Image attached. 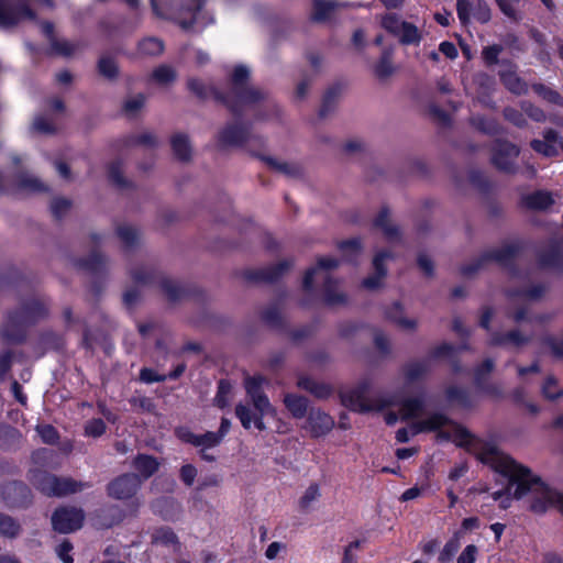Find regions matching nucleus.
Returning <instances> with one entry per match:
<instances>
[{
  "mask_svg": "<svg viewBox=\"0 0 563 563\" xmlns=\"http://www.w3.org/2000/svg\"><path fill=\"white\" fill-rule=\"evenodd\" d=\"M411 434L437 432L440 440H452L460 446H465L476 457L490 465L496 472L516 484L514 496L517 499L531 495L530 509L542 514L549 507L555 506L563 510V494L550 488L531 470L517 463L509 455L503 453L495 444L475 438L468 430L454 422L441 411L428 412L421 419L411 423Z\"/></svg>",
  "mask_w": 563,
  "mask_h": 563,
  "instance_id": "1",
  "label": "nucleus"
},
{
  "mask_svg": "<svg viewBox=\"0 0 563 563\" xmlns=\"http://www.w3.org/2000/svg\"><path fill=\"white\" fill-rule=\"evenodd\" d=\"M373 387V380L369 377H363L354 387L341 391L340 399L344 407L366 413L371 411H380L391 406H399L401 418L404 420L412 419L424 408V400L421 397H408V387H400L396 391L369 396Z\"/></svg>",
  "mask_w": 563,
  "mask_h": 563,
  "instance_id": "2",
  "label": "nucleus"
},
{
  "mask_svg": "<svg viewBox=\"0 0 563 563\" xmlns=\"http://www.w3.org/2000/svg\"><path fill=\"white\" fill-rule=\"evenodd\" d=\"M265 383H267L266 378L261 375L244 378L246 401L236 405L235 416L245 429H250L253 424L257 430L264 431L266 429L264 418L276 416V409L264 393Z\"/></svg>",
  "mask_w": 563,
  "mask_h": 563,
  "instance_id": "3",
  "label": "nucleus"
},
{
  "mask_svg": "<svg viewBox=\"0 0 563 563\" xmlns=\"http://www.w3.org/2000/svg\"><path fill=\"white\" fill-rule=\"evenodd\" d=\"M49 306L45 298L34 296L22 302L21 308L8 314L1 329L5 343L16 344L25 336V325L48 314Z\"/></svg>",
  "mask_w": 563,
  "mask_h": 563,
  "instance_id": "4",
  "label": "nucleus"
},
{
  "mask_svg": "<svg viewBox=\"0 0 563 563\" xmlns=\"http://www.w3.org/2000/svg\"><path fill=\"white\" fill-rule=\"evenodd\" d=\"M153 13L159 19L173 20L183 30H190L201 18L203 0H150Z\"/></svg>",
  "mask_w": 563,
  "mask_h": 563,
  "instance_id": "5",
  "label": "nucleus"
},
{
  "mask_svg": "<svg viewBox=\"0 0 563 563\" xmlns=\"http://www.w3.org/2000/svg\"><path fill=\"white\" fill-rule=\"evenodd\" d=\"M250 71L244 66H238L232 74L230 95L224 99L225 104L233 114L240 115L242 107L264 101L268 93L257 87L249 86Z\"/></svg>",
  "mask_w": 563,
  "mask_h": 563,
  "instance_id": "6",
  "label": "nucleus"
},
{
  "mask_svg": "<svg viewBox=\"0 0 563 563\" xmlns=\"http://www.w3.org/2000/svg\"><path fill=\"white\" fill-rule=\"evenodd\" d=\"M339 266V261L332 257H320L317 266L307 271L303 277V288L310 291L314 282L321 280L323 283L324 300L330 306L343 305L346 302L344 292L338 289V282L332 279L330 271Z\"/></svg>",
  "mask_w": 563,
  "mask_h": 563,
  "instance_id": "7",
  "label": "nucleus"
},
{
  "mask_svg": "<svg viewBox=\"0 0 563 563\" xmlns=\"http://www.w3.org/2000/svg\"><path fill=\"white\" fill-rule=\"evenodd\" d=\"M31 482L44 495L56 497L81 492L89 487L88 483L77 482L70 477H58L43 470L32 471Z\"/></svg>",
  "mask_w": 563,
  "mask_h": 563,
  "instance_id": "8",
  "label": "nucleus"
},
{
  "mask_svg": "<svg viewBox=\"0 0 563 563\" xmlns=\"http://www.w3.org/2000/svg\"><path fill=\"white\" fill-rule=\"evenodd\" d=\"M519 251L517 243H506L499 247L488 250L484 252L473 263L463 266V275L470 276L479 271L486 263L496 262L503 266H507L511 263Z\"/></svg>",
  "mask_w": 563,
  "mask_h": 563,
  "instance_id": "9",
  "label": "nucleus"
},
{
  "mask_svg": "<svg viewBox=\"0 0 563 563\" xmlns=\"http://www.w3.org/2000/svg\"><path fill=\"white\" fill-rule=\"evenodd\" d=\"M221 147H240L251 142L262 144V137L254 134L251 129L236 122L228 123L217 134Z\"/></svg>",
  "mask_w": 563,
  "mask_h": 563,
  "instance_id": "10",
  "label": "nucleus"
},
{
  "mask_svg": "<svg viewBox=\"0 0 563 563\" xmlns=\"http://www.w3.org/2000/svg\"><path fill=\"white\" fill-rule=\"evenodd\" d=\"M27 20H36L27 0H0V27H12Z\"/></svg>",
  "mask_w": 563,
  "mask_h": 563,
  "instance_id": "11",
  "label": "nucleus"
},
{
  "mask_svg": "<svg viewBox=\"0 0 563 563\" xmlns=\"http://www.w3.org/2000/svg\"><path fill=\"white\" fill-rule=\"evenodd\" d=\"M382 26L399 38L404 45H417L421 41V33L412 23L401 20L398 15L389 13L382 18Z\"/></svg>",
  "mask_w": 563,
  "mask_h": 563,
  "instance_id": "12",
  "label": "nucleus"
},
{
  "mask_svg": "<svg viewBox=\"0 0 563 563\" xmlns=\"http://www.w3.org/2000/svg\"><path fill=\"white\" fill-rule=\"evenodd\" d=\"M519 148L508 142L497 140L494 142L492 150V162L496 168L507 174L517 172L516 159L519 155Z\"/></svg>",
  "mask_w": 563,
  "mask_h": 563,
  "instance_id": "13",
  "label": "nucleus"
},
{
  "mask_svg": "<svg viewBox=\"0 0 563 563\" xmlns=\"http://www.w3.org/2000/svg\"><path fill=\"white\" fill-rule=\"evenodd\" d=\"M84 511L76 507H63L57 509L52 517V523L56 531L69 533L82 526Z\"/></svg>",
  "mask_w": 563,
  "mask_h": 563,
  "instance_id": "14",
  "label": "nucleus"
},
{
  "mask_svg": "<svg viewBox=\"0 0 563 563\" xmlns=\"http://www.w3.org/2000/svg\"><path fill=\"white\" fill-rule=\"evenodd\" d=\"M532 340V334H527L522 330L516 328L507 332L495 331L490 334L488 345L507 346L516 351L521 350Z\"/></svg>",
  "mask_w": 563,
  "mask_h": 563,
  "instance_id": "15",
  "label": "nucleus"
},
{
  "mask_svg": "<svg viewBox=\"0 0 563 563\" xmlns=\"http://www.w3.org/2000/svg\"><path fill=\"white\" fill-rule=\"evenodd\" d=\"M547 292V286L538 283L527 287L511 288L507 290L509 306L507 309H515L520 306H527V302L537 301L541 299Z\"/></svg>",
  "mask_w": 563,
  "mask_h": 563,
  "instance_id": "16",
  "label": "nucleus"
},
{
  "mask_svg": "<svg viewBox=\"0 0 563 563\" xmlns=\"http://www.w3.org/2000/svg\"><path fill=\"white\" fill-rule=\"evenodd\" d=\"M140 478L136 474H124L108 485L109 496L115 499H128L139 489Z\"/></svg>",
  "mask_w": 563,
  "mask_h": 563,
  "instance_id": "17",
  "label": "nucleus"
},
{
  "mask_svg": "<svg viewBox=\"0 0 563 563\" xmlns=\"http://www.w3.org/2000/svg\"><path fill=\"white\" fill-rule=\"evenodd\" d=\"M394 257L389 251H380L373 258L374 274L366 277L362 285L368 290H376L383 287L384 279L387 275L386 261Z\"/></svg>",
  "mask_w": 563,
  "mask_h": 563,
  "instance_id": "18",
  "label": "nucleus"
},
{
  "mask_svg": "<svg viewBox=\"0 0 563 563\" xmlns=\"http://www.w3.org/2000/svg\"><path fill=\"white\" fill-rule=\"evenodd\" d=\"M155 285H157L172 301L180 299L185 294V289L177 282L162 275L152 276L143 269V287Z\"/></svg>",
  "mask_w": 563,
  "mask_h": 563,
  "instance_id": "19",
  "label": "nucleus"
},
{
  "mask_svg": "<svg viewBox=\"0 0 563 563\" xmlns=\"http://www.w3.org/2000/svg\"><path fill=\"white\" fill-rule=\"evenodd\" d=\"M292 263L289 260L280 261L279 263L260 269H249L244 273L247 280L251 282H275L282 277L291 267Z\"/></svg>",
  "mask_w": 563,
  "mask_h": 563,
  "instance_id": "20",
  "label": "nucleus"
},
{
  "mask_svg": "<svg viewBox=\"0 0 563 563\" xmlns=\"http://www.w3.org/2000/svg\"><path fill=\"white\" fill-rule=\"evenodd\" d=\"M176 437L183 442L200 446L202 450L217 446L221 442V435L217 432H206L203 434H195L187 427H178L175 430Z\"/></svg>",
  "mask_w": 563,
  "mask_h": 563,
  "instance_id": "21",
  "label": "nucleus"
},
{
  "mask_svg": "<svg viewBox=\"0 0 563 563\" xmlns=\"http://www.w3.org/2000/svg\"><path fill=\"white\" fill-rule=\"evenodd\" d=\"M334 427L333 418L321 409L311 408L308 412L307 429L313 438L323 437Z\"/></svg>",
  "mask_w": 563,
  "mask_h": 563,
  "instance_id": "22",
  "label": "nucleus"
},
{
  "mask_svg": "<svg viewBox=\"0 0 563 563\" xmlns=\"http://www.w3.org/2000/svg\"><path fill=\"white\" fill-rule=\"evenodd\" d=\"M385 318L406 332H415L418 329V320L406 316L405 308L399 301L393 302L385 309Z\"/></svg>",
  "mask_w": 563,
  "mask_h": 563,
  "instance_id": "23",
  "label": "nucleus"
},
{
  "mask_svg": "<svg viewBox=\"0 0 563 563\" xmlns=\"http://www.w3.org/2000/svg\"><path fill=\"white\" fill-rule=\"evenodd\" d=\"M2 496L12 507H24L31 503L29 487L20 482H11L3 486Z\"/></svg>",
  "mask_w": 563,
  "mask_h": 563,
  "instance_id": "24",
  "label": "nucleus"
},
{
  "mask_svg": "<svg viewBox=\"0 0 563 563\" xmlns=\"http://www.w3.org/2000/svg\"><path fill=\"white\" fill-rule=\"evenodd\" d=\"M430 371V360H417L405 364L401 368L404 383L401 387H409L410 384L423 378Z\"/></svg>",
  "mask_w": 563,
  "mask_h": 563,
  "instance_id": "25",
  "label": "nucleus"
},
{
  "mask_svg": "<svg viewBox=\"0 0 563 563\" xmlns=\"http://www.w3.org/2000/svg\"><path fill=\"white\" fill-rule=\"evenodd\" d=\"M261 159L274 172L279 173L288 178H298L302 175V168L294 162L282 161L272 156H261Z\"/></svg>",
  "mask_w": 563,
  "mask_h": 563,
  "instance_id": "26",
  "label": "nucleus"
},
{
  "mask_svg": "<svg viewBox=\"0 0 563 563\" xmlns=\"http://www.w3.org/2000/svg\"><path fill=\"white\" fill-rule=\"evenodd\" d=\"M173 154L179 162L188 163L192 158V145L190 139L185 133H176L170 140Z\"/></svg>",
  "mask_w": 563,
  "mask_h": 563,
  "instance_id": "27",
  "label": "nucleus"
},
{
  "mask_svg": "<svg viewBox=\"0 0 563 563\" xmlns=\"http://www.w3.org/2000/svg\"><path fill=\"white\" fill-rule=\"evenodd\" d=\"M374 227L379 229L389 242H397L401 238L399 228L389 218L388 209L384 208L374 220Z\"/></svg>",
  "mask_w": 563,
  "mask_h": 563,
  "instance_id": "28",
  "label": "nucleus"
},
{
  "mask_svg": "<svg viewBox=\"0 0 563 563\" xmlns=\"http://www.w3.org/2000/svg\"><path fill=\"white\" fill-rule=\"evenodd\" d=\"M499 77L504 86L515 95H526L528 92V84L521 79L516 71L509 66L507 69L499 71Z\"/></svg>",
  "mask_w": 563,
  "mask_h": 563,
  "instance_id": "29",
  "label": "nucleus"
},
{
  "mask_svg": "<svg viewBox=\"0 0 563 563\" xmlns=\"http://www.w3.org/2000/svg\"><path fill=\"white\" fill-rule=\"evenodd\" d=\"M133 286L128 288L123 294V303L131 313L136 312L140 305V280L141 275L137 269L130 272Z\"/></svg>",
  "mask_w": 563,
  "mask_h": 563,
  "instance_id": "30",
  "label": "nucleus"
},
{
  "mask_svg": "<svg viewBox=\"0 0 563 563\" xmlns=\"http://www.w3.org/2000/svg\"><path fill=\"white\" fill-rule=\"evenodd\" d=\"M523 203L531 210H547L553 203L554 200L549 191L538 190L523 197Z\"/></svg>",
  "mask_w": 563,
  "mask_h": 563,
  "instance_id": "31",
  "label": "nucleus"
},
{
  "mask_svg": "<svg viewBox=\"0 0 563 563\" xmlns=\"http://www.w3.org/2000/svg\"><path fill=\"white\" fill-rule=\"evenodd\" d=\"M344 90V86L342 84H333L330 86L322 98V106L320 109V115L325 117L329 114L338 104L342 93Z\"/></svg>",
  "mask_w": 563,
  "mask_h": 563,
  "instance_id": "32",
  "label": "nucleus"
},
{
  "mask_svg": "<svg viewBox=\"0 0 563 563\" xmlns=\"http://www.w3.org/2000/svg\"><path fill=\"white\" fill-rule=\"evenodd\" d=\"M312 20L324 22L329 20L332 13L342 4L335 0H313Z\"/></svg>",
  "mask_w": 563,
  "mask_h": 563,
  "instance_id": "33",
  "label": "nucleus"
},
{
  "mask_svg": "<svg viewBox=\"0 0 563 563\" xmlns=\"http://www.w3.org/2000/svg\"><path fill=\"white\" fill-rule=\"evenodd\" d=\"M284 404L287 410L296 419H301L307 415L308 400L306 397L296 394H285Z\"/></svg>",
  "mask_w": 563,
  "mask_h": 563,
  "instance_id": "34",
  "label": "nucleus"
},
{
  "mask_svg": "<svg viewBox=\"0 0 563 563\" xmlns=\"http://www.w3.org/2000/svg\"><path fill=\"white\" fill-rule=\"evenodd\" d=\"M297 386L312 394L319 399L328 398L332 390L331 387L323 383H318L310 377L301 376L298 378Z\"/></svg>",
  "mask_w": 563,
  "mask_h": 563,
  "instance_id": "35",
  "label": "nucleus"
},
{
  "mask_svg": "<svg viewBox=\"0 0 563 563\" xmlns=\"http://www.w3.org/2000/svg\"><path fill=\"white\" fill-rule=\"evenodd\" d=\"M14 183L16 188L23 191L35 192L45 190V186L38 178L24 170L15 175Z\"/></svg>",
  "mask_w": 563,
  "mask_h": 563,
  "instance_id": "36",
  "label": "nucleus"
},
{
  "mask_svg": "<svg viewBox=\"0 0 563 563\" xmlns=\"http://www.w3.org/2000/svg\"><path fill=\"white\" fill-rule=\"evenodd\" d=\"M506 316L516 323H520L523 321H528V322L536 321L539 323H544L551 319L550 314H537L534 317H531L529 314V310H528L527 306H520L515 309H506Z\"/></svg>",
  "mask_w": 563,
  "mask_h": 563,
  "instance_id": "37",
  "label": "nucleus"
},
{
  "mask_svg": "<svg viewBox=\"0 0 563 563\" xmlns=\"http://www.w3.org/2000/svg\"><path fill=\"white\" fill-rule=\"evenodd\" d=\"M446 400L451 404H455L463 408H468L472 406L471 396L467 389L460 386H449L445 389Z\"/></svg>",
  "mask_w": 563,
  "mask_h": 563,
  "instance_id": "38",
  "label": "nucleus"
},
{
  "mask_svg": "<svg viewBox=\"0 0 563 563\" xmlns=\"http://www.w3.org/2000/svg\"><path fill=\"white\" fill-rule=\"evenodd\" d=\"M375 76L385 80L389 78L395 73V67L393 65V53L390 49H385L374 68Z\"/></svg>",
  "mask_w": 563,
  "mask_h": 563,
  "instance_id": "39",
  "label": "nucleus"
},
{
  "mask_svg": "<svg viewBox=\"0 0 563 563\" xmlns=\"http://www.w3.org/2000/svg\"><path fill=\"white\" fill-rule=\"evenodd\" d=\"M118 235L123 244L125 254H130L137 243V232L129 224H121L117 229Z\"/></svg>",
  "mask_w": 563,
  "mask_h": 563,
  "instance_id": "40",
  "label": "nucleus"
},
{
  "mask_svg": "<svg viewBox=\"0 0 563 563\" xmlns=\"http://www.w3.org/2000/svg\"><path fill=\"white\" fill-rule=\"evenodd\" d=\"M21 440V433L13 427L0 424V448L9 450L15 448Z\"/></svg>",
  "mask_w": 563,
  "mask_h": 563,
  "instance_id": "41",
  "label": "nucleus"
},
{
  "mask_svg": "<svg viewBox=\"0 0 563 563\" xmlns=\"http://www.w3.org/2000/svg\"><path fill=\"white\" fill-rule=\"evenodd\" d=\"M187 86L188 89L200 99H206L211 95H214L217 98H220L214 87L210 84L202 81L201 79L189 78L187 81Z\"/></svg>",
  "mask_w": 563,
  "mask_h": 563,
  "instance_id": "42",
  "label": "nucleus"
},
{
  "mask_svg": "<svg viewBox=\"0 0 563 563\" xmlns=\"http://www.w3.org/2000/svg\"><path fill=\"white\" fill-rule=\"evenodd\" d=\"M532 89L539 97H541L547 102L563 108V96L559 91L543 84H533Z\"/></svg>",
  "mask_w": 563,
  "mask_h": 563,
  "instance_id": "43",
  "label": "nucleus"
},
{
  "mask_svg": "<svg viewBox=\"0 0 563 563\" xmlns=\"http://www.w3.org/2000/svg\"><path fill=\"white\" fill-rule=\"evenodd\" d=\"M21 533V525L12 517L0 512V534L14 539Z\"/></svg>",
  "mask_w": 563,
  "mask_h": 563,
  "instance_id": "44",
  "label": "nucleus"
},
{
  "mask_svg": "<svg viewBox=\"0 0 563 563\" xmlns=\"http://www.w3.org/2000/svg\"><path fill=\"white\" fill-rule=\"evenodd\" d=\"M32 131L37 134L51 135L57 131V128L52 118L38 114L33 120Z\"/></svg>",
  "mask_w": 563,
  "mask_h": 563,
  "instance_id": "45",
  "label": "nucleus"
},
{
  "mask_svg": "<svg viewBox=\"0 0 563 563\" xmlns=\"http://www.w3.org/2000/svg\"><path fill=\"white\" fill-rule=\"evenodd\" d=\"M73 201L65 197H55L49 203L51 212L56 219H62L69 213Z\"/></svg>",
  "mask_w": 563,
  "mask_h": 563,
  "instance_id": "46",
  "label": "nucleus"
},
{
  "mask_svg": "<svg viewBox=\"0 0 563 563\" xmlns=\"http://www.w3.org/2000/svg\"><path fill=\"white\" fill-rule=\"evenodd\" d=\"M185 372V365L179 364L168 375H158L152 369L143 368V383H154L165 380L167 377L172 379L178 378Z\"/></svg>",
  "mask_w": 563,
  "mask_h": 563,
  "instance_id": "47",
  "label": "nucleus"
},
{
  "mask_svg": "<svg viewBox=\"0 0 563 563\" xmlns=\"http://www.w3.org/2000/svg\"><path fill=\"white\" fill-rule=\"evenodd\" d=\"M339 247L343 256L350 262H354L362 252V243L360 239L343 241L340 243Z\"/></svg>",
  "mask_w": 563,
  "mask_h": 563,
  "instance_id": "48",
  "label": "nucleus"
},
{
  "mask_svg": "<svg viewBox=\"0 0 563 563\" xmlns=\"http://www.w3.org/2000/svg\"><path fill=\"white\" fill-rule=\"evenodd\" d=\"M473 124L475 128L481 130L482 132L490 135L498 134L501 131L500 125L494 119L485 118V117H475L473 118Z\"/></svg>",
  "mask_w": 563,
  "mask_h": 563,
  "instance_id": "49",
  "label": "nucleus"
},
{
  "mask_svg": "<svg viewBox=\"0 0 563 563\" xmlns=\"http://www.w3.org/2000/svg\"><path fill=\"white\" fill-rule=\"evenodd\" d=\"M262 319L271 327H280L283 324V313L278 305H269L262 313Z\"/></svg>",
  "mask_w": 563,
  "mask_h": 563,
  "instance_id": "50",
  "label": "nucleus"
},
{
  "mask_svg": "<svg viewBox=\"0 0 563 563\" xmlns=\"http://www.w3.org/2000/svg\"><path fill=\"white\" fill-rule=\"evenodd\" d=\"M52 51L62 56H71L78 48L79 45L71 43L67 40L52 38L51 43Z\"/></svg>",
  "mask_w": 563,
  "mask_h": 563,
  "instance_id": "51",
  "label": "nucleus"
},
{
  "mask_svg": "<svg viewBox=\"0 0 563 563\" xmlns=\"http://www.w3.org/2000/svg\"><path fill=\"white\" fill-rule=\"evenodd\" d=\"M107 263L103 254L98 251H93L89 257L80 261L79 265L92 272L100 271Z\"/></svg>",
  "mask_w": 563,
  "mask_h": 563,
  "instance_id": "52",
  "label": "nucleus"
},
{
  "mask_svg": "<svg viewBox=\"0 0 563 563\" xmlns=\"http://www.w3.org/2000/svg\"><path fill=\"white\" fill-rule=\"evenodd\" d=\"M232 386L228 380H220L218 384L217 395L213 399V402L219 408H224L228 406L230 400Z\"/></svg>",
  "mask_w": 563,
  "mask_h": 563,
  "instance_id": "53",
  "label": "nucleus"
},
{
  "mask_svg": "<svg viewBox=\"0 0 563 563\" xmlns=\"http://www.w3.org/2000/svg\"><path fill=\"white\" fill-rule=\"evenodd\" d=\"M520 109L525 114H527L530 119H532L536 122H544L547 120L545 112L541 108L531 103L530 101H521Z\"/></svg>",
  "mask_w": 563,
  "mask_h": 563,
  "instance_id": "54",
  "label": "nucleus"
},
{
  "mask_svg": "<svg viewBox=\"0 0 563 563\" xmlns=\"http://www.w3.org/2000/svg\"><path fill=\"white\" fill-rule=\"evenodd\" d=\"M152 541L159 544H174L177 541L176 534L169 528H159L152 534Z\"/></svg>",
  "mask_w": 563,
  "mask_h": 563,
  "instance_id": "55",
  "label": "nucleus"
},
{
  "mask_svg": "<svg viewBox=\"0 0 563 563\" xmlns=\"http://www.w3.org/2000/svg\"><path fill=\"white\" fill-rule=\"evenodd\" d=\"M99 73L106 78L112 79L118 74L115 62L109 56H102L98 63Z\"/></svg>",
  "mask_w": 563,
  "mask_h": 563,
  "instance_id": "56",
  "label": "nucleus"
},
{
  "mask_svg": "<svg viewBox=\"0 0 563 563\" xmlns=\"http://www.w3.org/2000/svg\"><path fill=\"white\" fill-rule=\"evenodd\" d=\"M542 393L545 398L555 400L563 396V389L558 387L554 377H548L542 386Z\"/></svg>",
  "mask_w": 563,
  "mask_h": 563,
  "instance_id": "57",
  "label": "nucleus"
},
{
  "mask_svg": "<svg viewBox=\"0 0 563 563\" xmlns=\"http://www.w3.org/2000/svg\"><path fill=\"white\" fill-rule=\"evenodd\" d=\"M523 114L522 110H517L511 107L504 109L505 119L518 128H525L528 124Z\"/></svg>",
  "mask_w": 563,
  "mask_h": 563,
  "instance_id": "58",
  "label": "nucleus"
},
{
  "mask_svg": "<svg viewBox=\"0 0 563 563\" xmlns=\"http://www.w3.org/2000/svg\"><path fill=\"white\" fill-rule=\"evenodd\" d=\"M153 79L161 85L169 84L175 79V71L169 66H159L154 70Z\"/></svg>",
  "mask_w": 563,
  "mask_h": 563,
  "instance_id": "59",
  "label": "nucleus"
},
{
  "mask_svg": "<svg viewBox=\"0 0 563 563\" xmlns=\"http://www.w3.org/2000/svg\"><path fill=\"white\" fill-rule=\"evenodd\" d=\"M36 431L44 443L54 444L58 440V432L51 424H38Z\"/></svg>",
  "mask_w": 563,
  "mask_h": 563,
  "instance_id": "60",
  "label": "nucleus"
},
{
  "mask_svg": "<svg viewBox=\"0 0 563 563\" xmlns=\"http://www.w3.org/2000/svg\"><path fill=\"white\" fill-rule=\"evenodd\" d=\"M531 147L547 156V157H553V156H556L559 154V151L558 148L554 146V144H551L549 142H545V141H541V140H532L531 143H530Z\"/></svg>",
  "mask_w": 563,
  "mask_h": 563,
  "instance_id": "61",
  "label": "nucleus"
},
{
  "mask_svg": "<svg viewBox=\"0 0 563 563\" xmlns=\"http://www.w3.org/2000/svg\"><path fill=\"white\" fill-rule=\"evenodd\" d=\"M106 431V423L102 419H91L85 424V434L92 438L101 437Z\"/></svg>",
  "mask_w": 563,
  "mask_h": 563,
  "instance_id": "62",
  "label": "nucleus"
},
{
  "mask_svg": "<svg viewBox=\"0 0 563 563\" xmlns=\"http://www.w3.org/2000/svg\"><path fill=\"white\" fill-rule=\"evenodd\" d=\"M563 260V255L561 250L558 246L551 249L549 254H542L540 256V262L543 266L556 267L561 264Z\"/></svg>",
  "mask_w": 563,
  "mask_h": 563,
  "instance_id": "63",
  "label": "nucleus"
},
{
  "mask_svg": "<svg viewBox=\"0 0 563 563\" xmlns=\"http://www.w3.org/2000/svg\"><path fill=\"white\" fill-rule=\"evenodd\" d=\"M374 344L382 355H388L391 351L389 338L380 330L374 332Z\"/></svg>",
  "mask_w": 563,
  "mask_h": 563,
  "instance_id": "64",
  "label": "nucleus"
}]
</instances>
